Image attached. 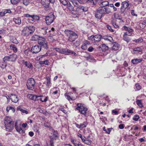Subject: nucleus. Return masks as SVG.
<instances>
[{
	"instance_id": "22",
	"label": "nucleus",
	"mask_w": 146,
	"mask_h": 146,
	"mask_svg": "<svg viewBox=\"0 0 146 146\" xmlns=\"http://www.w3.org/2000/svg\"><path fill=\"white\" fill-rule=\"evenodd\" d=\"M10 99L12 102L14 103L17 102L19 100L17 96L15 94H11Z\"/></svg>"
},
{
	"instance_id": "54",
	"label": "nucleus",
	"mask_w": 146,
	"mask_h": 146,
	"mask_svg": "<svg viewBox=\"0 0 146 146\" xmlns=\"http://www.w3.org/2000/svg\"><path fill=\"white\" fill-rule=\"evenodd\" d=\"M19 2V0H11V3L13 5L17 4Z\"/></svg>"
},
{
	"instance_id": "41",
	"label": "nucleus",
	"mask_w": 146,
	"mask_h": 146,
	"mask_svg": "<svg viewBox=\"0 0 146 146\" xmlns=\"http://www.w3.org/2000/svg\"><path fill=\"white\" fill-rule=\"evenodd\" d=\"M52 134L53 135L52 137V139H55L58 136V133L57 131H54L52 132Z\"/></svg>"
},
{
	"instance_id": "63",
	"label": "nucleus",
	"mask_w": 146,
	"mask_h": 146,
	"mask_svg": "<svg viewBox=\"0 0 146 146\" xmlns=\"http://www.w3.org/2000/svg\"><path fill=\"white\" fill-rule=\"evenodd\" d=\"M23 2L25 5H27L29 3V0H23Z\"/></svg>"
},
{
	"instance_id": "46",
	"label": "nucleus",
	"mask_w": 146,
	"mask_h": 146,
	"mask_svg": "<svg viewBox=\"0 0 146 146\" xmlns=\"http://www.w3.org/2000/svg\"><path fill=\"white\" fill-rule=\"evenodd\" d=\"M39 129L40 127H39L36 126L34 127V130L36 132H37L38 134H39Z\"/></svg>"
},
{
	"instance_id": "53",
	"label": "nucleus",
	"mask_w": 146,
	"mask_h": 146,
	"mask_svg": "<svg viewBox=\"0 0 146 146\" xmlns=\"http://www.w3.org/2000/svg\"><path fill=\"white\" fill-rule=\"evenodd\" d=\"M11 40L14 43L17 44L18 43V42L15 37H13V38L11 39Z\"/></svg>"
},
{
	"instance_id": "36",
	"label": "nucleus",
	"mask_w": 146,
	"mask_h": 146,
	"mask_svg": "<svg viewBox=\"0 0 146 146\" xmlns=\"http://www.w3.org/2000/svg\"><path fill=\"white\" fill-rule=\"evenodd\" d=\"M67 8L70 11H72L74 10L73 6L70 3L68 2V4L66 5Z\"/></svg>"
},
{
	"instance_id": "43",
	"label": "nucleus",
	"mask_w": 146,
	"mask_h": 146,
	"mask_svg": "<svg viewBox=\"0 0 146 146\" xmlns=\"http://www.w3.org/2000/svg\"><path fill=\"white\" fill-rule=\"evenodd\" d=\"M109 2L108 1H104L102 2L101 4V5L103 7L109 5Z\"/></svg>"
},
{
	"instance_id": "20",
	"label": "nucleus",
	"mask_w": 146,
	"mask_h": 146,
	"mask_svg": "<svg viewBox=\"0 0 146 146\" xmlns=\"http://www.w3.org/2000/svg\"><path fill=\"white\" fill-rule=\"evenodd\" d=\"M46 80L44 82V84L48 87L51 86V79L50 77L48 76L46 77L45 78Z\"/></svg>"
},
{
	"instance_id": "62",
	"label": "nucleus",
	"mask_w": 146,
	"mask_h": 146,
	"mask_svg": "<svg viewBox=\"0 0 146 146\" xmlns=\"http://www.w3.org/2000/svg\"><path fill=\"white\" fill-rule=\"evenodd\" d=\"M135 87H136V89L137 90H140L141 88V87L138 84H135Z\"/></svg>"
},
{
	"instance_id": "47",
	"label": "nucleus",
	"mask_w": 146,
	"mask_h": 146,
	"mask_svg": "<svg viewBox=\"0 0 146 146\" xmlns=\"http://www.w3.org/2000/svg\"><path fill=\"white\" fill-rule=\"evenodd\" d=\"M10 110H11L13 112H14L15 111V109L13 108L10 106H8L6 109L7 111V112H9Z\"/></svg>"
},
{
	"instance_id": "4",
	"label": "nucleus",
	"mask_w": 146,
	"mask_h": 146,
	"mask_svg": "<svg viewBox=\"0 0 146 146\" xmlns=\"http://www.w3.org/2000/svg\"><path fill=\"white\" fill-rule=\"evenodd\" d=\"M35 82L33 78H30L27 80V88L29 90H33L34 89Z\"/></svg>"
},
{
	"instance_id": "25",
	"label": "nucleus",
	"mask_w": 146,
	"mask_h": 146,
	"mask_svg": "<svg viewBox=\"0 0 146 146\" xmlns=\"http://www.w3.org/2000/svg\"><path fill=\"white\" fill-rule=\"evenodd\" d=\"M120 48V45L116 42H114L112 44V49L113 50H118Z\"/></svg>"
},
{
	"instance_id": "52",
	"label": "nucleus",
	"mask_w": 146,
	"mask_h": 146,
	"mask_svg": "<svg viewBox=\"0 0 146 146\" xmlns=\"http://www.w3.org/2000/svg\"><path fill=\"white\" fill-rule=\"evenodd\" d=\"M139 116L137 115H135L133 117V120L135 121L138 120L139 119Z\"/></svg>"
},
{
	"instance_id": "7",
	"label": "nucleus",
	"mask_w": 146,
	"mask_h": 146,
	"mask_svg": "<svg viewBox=\"0 0 146 146\" xmlns=\"http://www.w3.org/2000/svg\"><path fill=\"white\" fill-rule=\"evenodd\" d=\"M38 43L45 48L47 49L48 48L47 42L46 39L43 37L40 38V39L38 42Z\"/></svg>"
},
{
	"instance_id": "64",
	"label": "nucleus",
	"mask_w": 146,
	"mask_h": 146,
	"mask_svg": "<svg viewBox=\"0 0 146 146\" xmlns=\"http://www.w3.org/2000/svg\"><path fill=\"white\" fill-rule=\"evenodd\" d=\"M64 96L66 98L69 100H72V99L67 94H64Z\"/></svg>"
},
{
	"instance_id": "44",
	"label": "nucleus",
	"mask_w": 146,
	"mask_h": 146,
	"mask_svg": "<svg viewBox=\"0 0 146 146\" xmlns=\"http://www.w3.org/2000/svg\"><path fill=\"white\" fill-rule=\"evenodd\" d=\"M87 124V121L84 122L83 123H81L80 125V128H83L86 127Z\"/></svg>"
},
{
	"instance_id": "21",
	"label": "nucleus",
	"mask_w": 146,
	"mask_h": 146,
	"mask_svg": "<svg viewBox=\"0 0 146 146\" xmlns=\"http://www.w3.org/2000/svg\"><path fill=\"white\" fill-rule=\"evenodd\" d=\"M29 32V29L27 28V27H26L24 28L22 33L23 36H27L31 34V33Z\"/></svg>"
},
{
	"instance_id": "9",
	"label": "nucleus",
	"mask_w": 146,
	"mask_h": 146,
	"mask_svg": "<svg viewBox=\"0 0 146 146\" xmlns=\"http://www.w3.org/2000/svg\"><path fill=\"white\" fill-rule=\"evenodd\" d=\"M56 51L62 54H67L68 52H71L70 50L67 48H54Z\"/></svg>"
},
{
	"instance_id": "26",
	"label": "nucleus",
	"mask_w": 146,
	"mask_h": 146,
	"mask_svg": "<svg viewBox=\"0 0 146 146\" xmlns=\"http://www.w3.org/2000/svg\"><path fill=\"white\" fill-rule=\"evenodd\" d=\"M102 38V36L101 35H97L94 36V40L95 43H96V42H99L100 40Z\"/></svg>"
},
{
	"instance_id": "50",
	"label": "nucleus",
	"mask_w": 146,
	"mask_h": 146,
	"mask_svg": "<svg viewBox=\"0 0 146 146\" xmlns=\"http://www.w3.org/2000/svg\"><path fill=\"white\" fill-rule=\"evenodd\" d=\"M52 54H49V52H47L46 54H45L44 55H42L41 56H39V60H40V59L43 57L45 56H52Z\"/></svg>"
},
{
	"instance_id": "16",
	"label": "nucleus",
	"mask_w": 146,
	"mask_h": 146,
	"mask_svg": "<svg viewBox=\"0 0 146 146\" xmlns=\"http://www.w3.org/2000/svg\"><path fill=\"white\" fill-rule=\"evenodd\" d=\"M129 36L127 32H124L123 38L124 41L127 43L129 42L131 40V38L129 37Z\"/></svg>"
},
{
	"instance_id": "57",
	"label": "nucleus",
	"mask_w": 146,
	"mask_h": 146,
	"mask_svg": "<svg viewBox=\"0 0 146 146\" xmlns=\"http://www.w3.org/2000/svg\"><path fill=\"white\" fill-rule=\"evenodd\" d=\"M72 2L73 4L75 6H78V2L76 0H72Z\"/></svg>"
},
{
	"instance_id": "48",
	"label": "nucleus",
	"mask_w": 146,
	"mask_h": 146,
	"mask_svg": "<svg viewBox=\"0 0 146 146\" xmlns=\"http://www.w3.org/2000/svg\"><path fill=\"white\" fill-rule=\"evenodd\" d=\"M3 61V62H2L0 63V66L2 69L5 68L7 65L6 63L5 62Z\"/></svg>"
},
{
	"instance_id": "6",
	"label": "nucleus",
	"mask_w": 146,
	"mask_h": 146,
	"mask_svg": "<svg viewBox=\"0 0 146 146\" xmlns=\"http://www.w3.org/2000/svg\"><path fill=\"white\" fill-rule=\"evenodd\" d=\"M55 19V16L52 13H51L46 16L45 18L46 23L47 25H50L52 23Z\"/></svg>"
},
{
	"instance_id": "13",
	"label": "nucleus",
	"mask_w": 146,
	"mask_h": 146,
	"mask_svg": "<svg viewBox=\"0 0 146 146\" xmlns=\"http://www.w3.org/2000/svg\"><path fill=\"white\" fill-rule=\"evenodd\" d=\"M55 0H41V4L45 7H48L49 3H53L55 2Z\"/></svg>"
},
{
	"instance_id": "17",
	"label": "nucleus",
	"mask_w": 146,
	"mask_h": 146,
	"mask_svg": "<svg viewBox=\"0 0 146 146\" xmlns=\"http://www.w3.org/2000/svg\"><path fill=\"white\" fill-rule=\"evenodd\" d=\"M36 97H37L36 98L35 101H38L39 100H40L42 102H46L47 101L48 99V97L47 96H46L45 97V98L43 100L42 97H43V96L42 95H36Z\"/></svg>"
},
{
	"instance_id": "29",
	"label": "nucleus",
	"mask_w": 146,
	"mask_h": 146,
	"mask_svg": "<svg viewBox=\"0 0 146 146\" xmlns=\"http://www.w3.org/2000/svg\"><path fill=\"white\" fill-rule=\"evenodd\" d=\"M142 2V0H134V2H133V7H137L139 4Z\"/></svg>"
},
{
	"instance_id": "5",
	"label": "nucleus",
	"mask_w": 146,
	"mask_h": 146,
	"mask_svg": "<svg viewBox=\"0 0 146 146\" xmlns=\"http://www.w3.org/2000/svg\"><path fill=\"white\" fill-rule=\"evenodd\" d=\"M97 11L102 15L110 13L111 12L110 8L108 7H101L98 9Z\"/></svg>"
},
{
	"instance_id": "10",
	"label": "nucleus",
	"mask_w": 146,
	"mask_h": 146,
	"mask_svg": "<svg viewBox=\"0 0 146 146\" xmlns=\"http://www.w3.org/2000/svg\"><path fill=\"white\" fill-rule=\"evenodd\" d=\"M41 48V46L37 44L32 46L31 51L33 53H37L40 51Z\"/></svg>"
},
{
	"instance_id": "37",
	"label": "nucleus",
	"mask_w": 146,
	"mask_h": 146,
	"mask_svg": "<svg viewBox=\"0 0 146 146\" xmlns=\"http://www.w3.org/2000/svg\"><path fill=\"white\" fill-rule=\"evenodd\" d=\"M27 28L30 32L29 33H31V34L33 33L35 31V27L33 26H31L27 27Z\"/></svg>"
},
{
	"instance_id": "12",
	"label": "nucleus",
	"mask_w": 146,
	"mask_h": 146,
	"mask_svg": "<svg viewBox=\"0 0 146 146\" xmlns=\"http://www.w3.org/2000/svg\"><path fill=\"white\" fill-rule=\"evenodd\" d=\"M129 5V3L128 1L127 0L121 3V12H123L124 10L128 7Z\"/></svg>"
},
{
	"instance_id": "15",
	"label": "nucleus",
	"mask_w": 146,
	"mask_h": 146,
	"mask_svg": "<svg viewBox=\"0 0 146 146\" xmlns=\"http://www.w3.org/2000/svg\"><path fill=\"white\" fill-rule=\"evenodd\" d=\"M123 28L125 31H127L125 32H127L129 36H132V33L133 31V30L131 28L129 27H127L126 26H124Z\"/></svg>"
},
{
	"instance_id": "60",
	"label": "nucleus",
	"mask_w": 146,
	"mask_h": 146,
	"mask_svg": "<svg viewBox=\"0 0 146 146\" xmlns=\"http://www.w3.org/2000/svg\"><path fill=\"white\" fill-rule=\"evenodd\" d=\"M131 13L132 15L135 16L136 17L137 16V15L135 13V12L134 10H131Z\"/></svg>"
},
{
	"instance_id": "40",
	"label": "nucleus",
	"mask_w": 146,
	"mask_h": 146,
	"mask_svg": "<svg viewBox=\"0 0 146 146\" xmlns=\"http://www.w3.org/2000/svg\"><path fill=\"white\" fill-rule=\"evenodd\" d=\"M15 127L16 131L18 132L19 130H20L21 128V125L20 124L19 125H17V122H16L15 124Z\"/></svg>"
},
{
	"instance_id": "51",
	"label": "nucleus",
	"mask_w": 146,
	"mask_h": 146,
	"mask_svg": "<svg viewBox=\"0 0 146 146\" xmlns=\"http://www.w3.org/2000/svg\"><path fill=\"white\" fill-rule=\"evenodd\" d=\"M91 141L90 140L87 139H84V141H83L84 142V143L87 145H90L91 143Z\"/></svg>"
},
{
	"instance_id": "58",
	"label": "nucleus",
	"mask_w": 146,
	"mask_h": 146,
	"mask_svg": "<svg viewBox=\"0 0 146 146\" xmlns=\"http://www.w3.org/2000/svg\"><path fill=\"white\" fill-rule=\"evenodd\" d=\"M80 41L79 40H77L74 43V45L75 46L77 47L80 45Z\"/></svg>"
},
{
	"instance_id": "38",
	"label": "nucleus",
	"mask_w": 146,
	"mask_h": 146,
	"mask_svg": "<svg viewBox=\"0 0 146 146\" xmlns=\"http://www.w3.org/2000/svg\"><path fill=\"white\" fill-rule=\"evenodd\" d=\"M103 16L97 10V12L95 15V17L96 18L100 19Z\"/></svg>"
},
{
	"instance_id": "31",
	"label": "nucleus",
	"mask_w": 146,
	"mask_h": 146,
	"mask_svg": "<svg viewBox=\"0 0 146 146\" xmlns=\"http://www.w3.org/2000/svg\"><path fill=\"white\" fill-rule=\"evenodd\" d=\"M41 36H40L38 35H35L31 37V40L33 41H36L40 39V38L41 37Z\"/></svg>"
},
{
	"instance_id": "11",
	"label": "nucleus",
	"mask_w": 146,
	"mask_h": 146,
	"mask_svg": "<svg viewBox=\"0 0 146 146\" xmlns=\"http://www.w3.org/2000/svg\"><path fill=\"white\" fill-rule=\"evenodd\" d=\"M131 52L133 54L138 55L142 54V50L141 48L137 47L134 48Z\"/></svg>"
},
{
	"instance_id": "8",
	"label": "nucleus",
	"mask_w": 146,
	"mask_h": 146,
	"mask_svg": "<svg viewBox=\"0 0 146 146\" xmlns=\"http://www.w3.org/2000/svg\"><path fill=\"white\" fill-rule=\"evenodd\" d=\"M17 55L15 54H13L9 56L5 57L3 59V61L6 62L7 60L14 61L17 58Z\"/></svg>"
},
{
	"instance_id": "45",
	"label": "nucleus",
	"mask_w": 146,
	"mask_h": 146,
	"mask_svg": "<svg viewBox=\"0 0 146 146\" xmlns=\"http://www.w3.org/2000/svg\"><path fill=\"white\" fill-rule=\"evenodd\" d=\"M133 41L135 42L136 43H139L140 42H143V40L142 38H139L137 39L133 40Z\"/></svg>"
},
{
	"instance_id": "55",
	"label": "nucleus",
	"mask_w": 146,
	"mask_h": 146,
	"mask_svg": "<svg viewBox=\"0 0 146 146\" xmlns=\"http://www.w3.org/2000/svg\"><path fill=\"white\" fill-rule=\"evenodd\" d=\"M32 18L35 20L38 21L40 19L39 17L37 16L32 15Z\"/></svg>"
},
{
	"instance_id": "39",
	"label": "nucleus",
	"mask_w": 146,
	"mask_h": 146,
	"mask_svg": "<svg viewBox=\"0 0 146 146\" xmlns=\"http://www.w3.org/2000/svg\"><path fill=\"white\" fill-rule=\"evenodd\" d=\"M48 27H42L41 28V31L42 32V34L45 35L47 33L46 30L48 29Z\"/></svg>"
},
{
	"instance_id": "23",
	"label": "nucleus",
	"mask_w": 146,
	"mask_h": 146,
	"mask_svg": "<svg viewBox=\"0 0 146 146\" xmlns=\"http://www.w3.org/2000/svg\"><path fill=\"white\" fill-rule=\"evenodd\" d=\"M77 10L80 12L86 11L88 10V8L86 7L80 6L78 7Z\"/></svg>"
},
{
	"instance_id": "56",
	"label": "nucleus",
	"mask_w": 146,
	"mask_h": 146,
	"mask_svg": "<svg viewBox=\"0 0 146 146\" xmlns=\"http://www.w3.org/2000/svg\"><path fill=\"white\" fill-rule=\"evenodd\" d=\"M77 135L78 137H79L81 139L82 141H84L85 139L84 137H83L82 135L80 133H78Z\"/></svg>"
},
{
	"instance_id": "28",
	"label": "nucleus",
	"mask_w": 146,
	"mask_h": 146,
	"mask_svg": "<svg viewBox=\"0 0 146 146\" xmlns=\"http://www.w3.org/2000/svg\"><path fill=\"white\" fill-rule=\"evenodd\" d=\"M86 3L92 7L95 5L96 4V3L94 1V0H87L86 2Z\"/></svg>"
},
{
	"instance_id": "42",
	"label": "nucleus",
	"mask_w": 146,
	"mask_h": 146,
	"mask_svg": "<svg viewBox=\"0 0 146 146\" xmlns=\"http://www.w3.org/2000/svg\"><path fill=\"white\" fill-rule=\"evenodd\" d=\"M136 104L139 106L141 108L143 106L141 100H137L136 101Z\"/></svg>"
},
{
	"instance_id": "3",
	"label": "nucleus",
	"mask_w": 146,
	"mask_h": 146,
	"mask_svg": "<svg viewBox=\"0 0 146 146\" xmlns=\"http://www.w3.org/2000/svg\"><path fill=\"white\" fill-rule=\"evenodd\" d=\"M77 107L76 109L78 110L81 114L84 115L85 116H87V111L88 108L85 107L82 104L78 103L77 104Z\"/></svg>"
},
{
	"instance_id": "33",
	"label": "nucleus",
	"mask_w": 146,
	"mask_h": 146,
	"mask_svg": "<svg viewBox=\"0 0 146 146\" xmlns=\"http://www.w3.org/2000/svg\"><path fill=\"white\" fill-rule=\"evenodd\" d=\"M101 48L102 51L105 52L108 49V46L105 45V44H103L99 47Z\"/></svg>"
},
{
	"instance_id": "32",
	"label": "nucleus",
	"mask_w": 146,
	"mask_h": 146,
	"mask_svg": "<svg viewBox=\"0 0 146 146\" xmlns=\"http://www.w3.org/2000/svg\"><path fill=\"white\" fill-rule=\"evenodd\" d=\"M28 97L31 100L34 101L36 100V98L37 97H36V95L32 94H28Z\"/></svg>"
},
{
	"instance_id": "59",
	"label": "nucleus",
	"mask_w": 146,
	"mask_h": 146,
	"mask_svg": "<svg viewBox=\"0 0 146 146\" xmlns=\"http://www.w3.org/2000/svg\"><path fill=\"white\" fill-rule=\"evenodd\" d=\"M18 132L23 135H25V131L23 130L22 129H21L20 130H19Z\"/></svg>"
},
{
	"instance_id": "14",
	"label": "nucleus",
	"mask_w": 146,
	"mask_h": 146,
	"mask_svg": "<svg viewBox=\"0 0 146 146\" xmlns=\"http://www.w3.org/2000/svg\"><path fill=\"white\" fill-rule=\"evenodd\" d=\"M51 91H52V94L53 96L56 95L57 97H58L59 94L60 93V91L59 88H57L56 87H54L52 88Z\"/></svg>"
},
{
	"instance_id": "61",
	"label": "nucleus",
	"mask_w": 146,
	"mask_h": 146,
	"mask_svg": "<svg viewBox=\"0 0 146 146\" xmlns=\"http://www.w3.org/2000/svg\"><path fill=\"white\" fill-rule=\"evenodd\" d=\"M107 28L111 32H113L114 30L113 29L112 27L111 26L109 25H107Z\"/></svg>"
},
{
	"instance_id": "19",
	"label": "nucleus",
	"mask_w": 146,
	"mask_h": 146,
	"mask_svg": "<svg viewBox=\"0 0 146 146\" xmlns=\"http://www.w3.org/2000/svg\"><path fill=\"white\" fill-rule=\"evenodd\" d=\"M21 62L24 64L26 66L30 69H32L33 68V66L32 64L30 62L27 61H25L23 60H21Z\"/></svg>"
},
{
	"instance_id": "18",
	"label": "nucleus",
	"mask_w": 146,
	"mask_h": 146,
	"mask_svg": "<svg viewBox=\"0 0 146 146\" xmlns=\"http://www.w3.org/2000/svg\"><path fill=\"white\" fill-rule=\"evenodd\" d=\"M90 44V42L85 40L83 42V43L81 46V48L83 50H86L87 48V46Z\"/></svg>"
},
{
	"instance_id": "1",
	"label": "nucleus",
	"mask_w": 146,
	"mask_h": 146,
	"mask_svg": "<svg viewBox=\"0 0 146 146\" xmlns=\"http://www.w3.org/2000/svg\"><path fill=\"white\" fill-rule=\"evenodd\" d=\"M4 123L6 130L11 132L13 128V122L11 117L7 116L4 119Z\"/></svg>"
},
{
	"instance_id": "30",
	"label": "nucleus",
	"mask_w": 146,
	"mask_h": 146,
	"mask_svg": "<svg viewBox=\"0 0 146 146\" xmlns=\"http://www.w3.org/2000/svg\"><path fill=\"white\" fill-rule=\"evenodd\" d=\"M9 47L11 49L13 50L14 52H16L17 51V48L16 46L14 44H11Z\"/></svg>"
},
{
	"instance_id": "27",
	"label": "nucleus",
	"mask_w": 146,
	"mask_h": 146,
	"mask_svg": "<svg viewBox=\"0 0 146 146\" xmlns=\"http://www.w3.org/2000/svg\"><path fill=\"white\" fill-rule=\"evenodd\" d=\"M142 60V59H138L137 58H135L131 60V62L133 64H136L140 63Z\"/></svg>"
},
{
	"instance_id": "35",
	"label": "nucleus",
	"mask_w": 146,
	"mask_h": 146,
	"mask_svg": "<svg viewBox=\"0 0 146 146\" xmlns=\"http://www.w3.org/2000/svg\"><path fill=\"white\" fill-rule=\"evenodd\" d=\"M70 141L75 146H77L79 144L80 142H78L77 141L73 138H71Z\"/></svg>"
},
{
	"instance_id": "34",
	"label": "nucleus",
	"mask_w": 146,
	"mask_h": 146,
	"mask_svg": "<svg viewBox=\"0 0 146 146\" xmlns=\"http://www.w3.org/2000/svg\"><path fill=\"white\" fill-rule=\"evenodd\" d=\"M13 21L17 24L20 25L21 23V19L19 17L17 18H14L13 19Z\"/></svg>"
},
{
	"instance_id": "2",
	"label": "nucleus",
	"mask_w": 146,
	"mask_h": 146,
	"mask_svg": "<svg viewBox=\"0 0 146 146\" xmlns=\"http://www.w3.org/2000/svg\"><path fill=\"white\" fill-rule=\"evenodd\" d=\"M64 33L66 36L68 37V41L70 42L74 41L78 37L76 33L71 30H66L64 31Z\"/></svg>"
},
{
	"instance_id": "49",
	"label": "nucleus",
	"mask_w": 146,
	"mask_h": 146,
	"mask_svg": "<svg viewBox=\"0 0 146 146\" xmlns=\"http://www.w3.org/2000/svg\"><path fill=\"white\" fill-rule=\"evenodd\" d=\"M48 63H49V62H48V60H44L43 61H40L39 63L40 64H44L45 65H48Z\"/></svg>"
},
{
	"instance_id": "24",
	"label": "nucleus",
	"mask_w": 146,
	"mask_h": 146,
	"mask_svg": "<svg viewBox=\"0 0 146 146\" xmlns=\"http://www.w3.org/2000/svg\"><path fill=\"white\" fill-rule=\"evenodd\" d=\"M11 12L10 9H7L1 12H0V17L4 16L6 14L11 13Z\"/></svg>"
}]
</instances>
